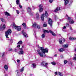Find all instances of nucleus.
<instances>
[{
  "label": "nucleus",
  "mask_w": 76,
  "mask_h": 76,
  "mask_svg": "<svg viewBox=\"0 0 76 76\" xmlns=\"http://www.w3.org/2000/svg\"><path fill=\"white\" fill-rule=\"evenodd\" d=\"M53 1V0H49V2L50 3H52Z\"/></svg>",
  "instance_id": "40"
},
{
  "label": "nucleus",
  "mask_w": 76,
  "mask_h": 76,
  "mask_svg": "<svg viewBox=\"0 0 76 76\" xmlns=\"http://www.w3.org/2000/svg\"><path fill=\"white\" fill-rule=\"evenodd\" d=\"M68 20L69 22V23H71V24L74 23V21H73V20L70 17H68Z\"/></svg>",
  "instance_id": "9"
},
{
  "label": "nucleus",
  "mask_w": 76,
  "mask_h": 76,
  "mask_svg": "<svg viewBox=\"0 0 76 76\" xmlns=\"http://www.w3.org/2000/svg\"><path fill=\"white\" fill-rule=\"evenodd\" d=\"M36 18L37 19L39 18V14H38V13H37L36 14Z\"/></svg>",
  "instance_id": "25"
},
{
  "label": "nucleus",
  "mask_w": 76,
  "mask_h": 76,
  "mask_svg": "<svg viewBox=\"0 0 76 76\" xmlns=\"http://www.w3.org/2000/svg\"><path fill=\"white\" fill-rule=\"evenodd\" d=\"M60 10V7H58L54 10V12H56Z\"/></svg>",
  "instance_id": "16"
},
{
  "label": "nucleus",
  "mask_w": 76,
  "mask_h": 76,
  "mask_svg": "<svg viewBox=\"0 0 76 76\" xmlns=\"http://www.w3.org/2000/svg\"><path fill=\"white\" fill-rule=\"evenodd\" d=\"M43 32L45 34H46V33H49L50 32V31H47V30H43Z\"/></svg>",
  "instance_id": "23"
},
{
  "label": "nucleus",
  "mask_w": 76,
  "mask_h": 76,
  "mask_svg": "<svg viewBox=\"0 0 76 76\" xmlns=\"http://www.w3.org/2000/svg\"><path fill=\"white\" fill-rule=\"evenodd\" d=\"M22 33H23V35L24 37H25V38H27L28 37V35L26 33H24L23 32V31H22Z\"/></svg>",
  "instance_id": "13"
},
{
  "label": "nucleus",
  "mask_w": 76,
  "mask_h": 76,
  "mask_svg": "<svg viewBox=\"0 0 76 76\" xmlns=\"http://www.w3.org/2000/svg\"><path fill=\"white\" fill-rule=\"evenodd\" d=\"M39 11L40 12H42L43 11V5L42 4H41L39 6Z\"/></svg>",
  "instance_id": "8"
},
{
  "label": "nucleus",
  "mask_w": 76,
  "mask_h": 76,
  "mask_svg": "<svg viewBox=\"0 0 76 76\" xmlns=\"http://www.w3.org/2000/svg\"><path fill=\"white\" fill-rule=\"evenodd\" d=\"M68 47H69V45L68 44L64 45H63V48H68Z\"/></svg>",
  "instance_id": "17"
},
{
  "label": "nucleus",
  "mask_w": 76,
  "mask_h": 76,
  "mask_svg": "<svg viewBox=\"0 0 76 76\" xmlns=\"http://www.w3.org/2000/svg\"><path fill=\"white\" fill-rule=\"evenodd\" d=\"M75 57L73 58V59L74 60H75L76 61V54H75Z\"/></svg>",
  "instance_id": "33"
},
{
  "label": "nucleus",
  "mask_w": 76,
  "mask_h": 76,
  "mask_svg": "<svg viewBox=\"0 0 76 76\" xmlns=\"http://www.w3.org/2000/svg\"><path fill=\"white\" fill-rule=\"evenodd\" d=\"M2 28L3 29H4L6 28V26H5V24H4L3 25Z\"/></svg>",
  "instance_id": "31"
},
{
  "label": "nucleus",
  "mask_w": 76,
  "mask_h": 76,
  "mask_svg": "<svg viewBox=\"0 0 76 76\" xmlns=\"http://www.w3.org/2000/svg\"><path fill=\"white\" fill-rule=\"evenodd\" d=\"M5 15L8 16H10V14L7 12H5Z\"/></svg>",
  "instance_id": "21"
},
{
  "label": "nucleus",
  "mask_w": 76,
  "mask_h": 76,
  "mask_svg": "<svg viewBox=\"0 0 76 76\" xmlns=\"http://www.w3.org/2000/svg\"><path fill=\"white\" fill-rule=\"evenodd\" d=\"M49 32H50V33L51 34H52V35H53V36H54V37H56V34L53 33V31L51 30H49Z\"/></svg>",
  "instance_id": "14"
},
{
  "label": "nucleus",
  "mask_w": 76,
  "mask_h": 76,
  "mask_svg": "<svg viewBox=\"0 0 76 76\" xmlns=\"http://www.w3.org/2000/svg\"><path fill=\"white\" fill-rule=\"evenodd\" d=\"M70 29H71V30H72V27H70Z\"/></svg>",
  "instance_id": "50"
},
{
  "label": "nucleus",
  "mask_w": 76,
  "mask_h": 76,
  "mask_svg": "<svg viewBox=\"0 0 76 76\" xmlns=\"http://www.w3.org/2000/svg\"><path fill=\"white\" fill-rule=\"evenodd\" d=\"M48 16V13H47V12L45 11V15L44 14H43L41 16V18L42 20H44V17L45 18H47Z\"/></svg>",
  "instance_id": "2"
},
{
  "label": "nucleus",
  "mask_w": 76,
  "mask_h": 76,
  "mask_svg": "<svg viewBox=\"0 0 76 76\" xmlns=\"http://www.w3.org/2000/svg\"><path fill=\"white\" fill-rule=\"evenodd\" d=\"M11 33H12V30H11L10 29H9L5 32V35L7 38H9L8 35H10V34H11Z\"/></svg>",
  "instance_id": "4"
},
{
  "label": "nucleus",
  "mask_w": 76,
  "mask_h": 76,
  "mask_svg": "<svg viewBox=\"0 0 76 76\" xmlns=\"http://www.w3.org/2000/svg\"><path fill=\"white\" fill-rule=\"evenodd\" d=\"M65 41V39L63 38L60 39H59V42L60 44H63V43Z\"/></svg>",
  "instance_id": "6"
},
{
  "label": "nucleus",
  "mask_w": 76,
  "mask_h": 76,
  "mask_svg": "<svg viewBox=\"0 0 76 76\" xmlns=\"http://www.w3.org/2000/svg\"><path fill=\"white\" fill-rule=\"evenodd\" d=\"M19 7H20V8H22V5H21L20 4H19Z\"/></svg>",
  "instance_id": "42"
},
{
  "label": "nucleus",
  "mask_w": 76,
  "mask_h": 76,
  "mask_svg": "<svg viewBox=\"0 0 76 76\" xmlns=\"http://www.w3.org/2000/svg\"><path fill=\"white\" fill-rule=\"evenodd\" d=\"M4 53H1V55H2V57L3 56H4Z\"/></svg>",
  "instance_id": "43"
},
{
  "label": "nucleus",
  "mask_w": 76,
  "mask_h": 76,
  "mask_svg": "<svg viewBox=\"0 0 76 76\" xmlns=\"http://www.w3.org/2000/svg\"><path fill=\"white\" fill-rule=\"evenodd\" d=\"M41 65L42 66H44L47 68L48 64L46 63L45 61H43L41 63Z\"/></svg>",
  "instance_id": "7"
},
{
  "label": "nucleus",
  "mask_w": 76,
  "mask_h": 76,
  "mask_svg": "<svg viewBox=\"0 0 76 76\" xmlns=\"http://www.w3.org/2000/svg\"><path fill=\"white\" fill-rule=\"evenodd\" d=\"M41 37H42V38H45V34H42L41 35Z\"/></svg>",
  "instance_id": "19"
},
{
  "label": "nucleus",
  "mask_w": 76,
  "mask_h": 76,
  "mask_svg": "<svg viewBox=\"0 0 76 76\" xmlns=\"http://www.w3.org/2000/svg\"><path fill=\"white\" fill-rule=\"evenodd\" d=\"M32 67L34 68H35V67H36V64H32Z\"/></svg>",
  "instance_id": "26"
},
{
  "label": "nucleus",
  "mask_w": 76,
  "mask_h": 76,
  "mask_svg": "<svg viewBox=\"0 0 76 76\" xmlns=\"http://www.w3.org/2000/svg\"><path fill=\"white\" fill-rule=\"evenodd\" d=\"M3 25H1V26H2Z\"/></svg>",
  "instance_id": "53"
},
{
  "label": "nucleus",
  "mask_w": 76,
  "mask_h": 76,
  "mask_svg": "<svg viewBox=\"0 0 76 76\" xmlns=\"http://www.w3.org/2000/svg\"><path fill=\"white\" fill-rule=\"evenodd\" d=\"M27 10L28 12H31V8L30 7H28Z\"/></svg>",
  "instance_id": "29"
},
{
  "label": "nucleus",
  "mask_w": 76,
  "mask_h": 76,
  "mask_svg": "<svg viewBox=\"0 0 76 76\" xmlns=\"http://www.w3.org/2000/svg\"><path fill=\"white\" fill-rule=\"evenodd\" d=\"M55 19H57V16H55Z\"/></svg>",
  "instance_id": "46"
},
{
  "label": "nucleus",
  "mask_w": 76,
  "mask_h": 76,
  "mask_svg": "<svg viewBox=\"0 0 76 76\" xmlns=\"http://www.w3.org/2000/svg\"><path fill=\"white\" fill-rule=\"evenodd\" d=\"M61 58H63V55H61Z\"/></svg>",
  "instance_id": "44"
},
{
  "label": "nucleus",
  "mask_w": 76,
  "mask_h": 76,
  "mask_svg": "<svg viewBox=\"0 0 76 76\" xmlns=\"http://www.w3.org/2000/svg\"><path fill=\"white\" fill-rule=\"evenodd\" d=\"M16 3L17 4H18V5L19 4V3H20L19 0H17L16 1Z\"/></svg>",
  "instance_id": "27"
},
{
  "label": "nucleus",
  "mask_w": 76,
  "mask_h": 76,
  "mask_svg": "<svg viewBox=\"0 0 76 76\" xmlns=\"http://www.w3.org/2000/svg\"><path fill=\"white\" fill-rule=\"evenodd\" d=\"M54 57H56L57 56V55L56 54L54 56Z\"/></svg>",
  "instance_id": "49"
},
{
  "label": "nucleus",
  "mask_w": 76,
  "mask_h": 76,
  "mask_svg": "<svg viewBox=\"0 0 76 76\" xmlns=\"http://www.w3.org/2000/svg\"><path fill=\"white\" fill-rule=\"evenodd\" d=\"M51 64H53V65H55L56 64V62L53 61L51 62Z\"/></svg>",
  "instance_id": "28"
},
{
  "label": "nucleus",
  "mask_w": 76,
  "mask_h": 76,
  "mask_svg": "<svg viewBox=\"0 0 76 76\" xmlns=\"http://www.w3.org/2000/svg\"><path fill=\"white\" fill-rule=\"evenodd\" d=\"M33 27H34L35 28H40V26L38 25L36 23H34L32 25Z\"/></svg>",
  "instance_id": "5"
},
{
  "label": "nucleus",
  "mask_w": 76,
  "mask_h": 76,
  "mask_svg": "<svg viewBox=\"0 0 76 76\" xmlns=\"http://www.w3.org/2000/svg\"><path fill=\"white\" fill-rule=\"evenodd\" d=\"M75 19H76V18H75Z\"/></svg>",
  "instance_id": "54"
},
{
  "label": "nucleus",
  "mask_w": 76,
  "mask_h": 76,
  "mask_svg": "<svg viewBox=\"0 0 76 76\" xmlns=\"http://www.w3.org/2000/svg\"><path fill=\"white\" fill-rule=\"evenodd\" d=\"M16 72H17V73L18 74L19 73V71H18V70H17L16 71Z\"/></svg>",
  "instance_id": "47"
},
{
  "label": "nucleus",
  "mask_w": 76,
  "mask_h": 76,
  "mask_svg": "<svg viewBox=\"0 0 76 76\" xmlns=\"http://www.w3.org/2000/svg\"><path fill=\"white\" fill-rule=\"evenodd\" d=\"M23 53H24V52H23V51L22 48H20L19 52L18 53V54L20 55H22L23 54Z\"/></svg>",
  "instance_id": "10"
},
{
  "label": "nucleus",
  "mask_w": 76,
  "mask_h": 76,
  "mask_svg": "<svg viewBox=\"0 0 76 76\" xmlns=\"http://www.w3.org/2000/svg\"><path fill=\"white\" fill-rule=\"evenodd\" d=\"M66 25L67 26H69V24L68 23H66Z\"/></svg>",
  "instance_id": "45"
},
{
  "label": "nucleus",
  "mask_w": 76,
  "mask_h": 76,
  "mask_svg": "<svg viewBox=\"0 0 76 76\" xmlns=\"http://www.w3.org/2000/svg\"><path fill=\"white\" fill-rule=\"evenodd\" d=\"M61 74V73L60 72H55V74L56 75H60V74Z\"/></svg>",
  "instance_id": "24"
},
{
  "label": "nucleus",
  "mask_w": 76,
  "mask_h": 76,
  "mask_svg": "<svg viewBox=\"0 0 76 76\" xmlns=\"http://www.w3.org/2000/svg\"><path fill=\"white\" fill-rule=\"evenodd\" d=\"M24 67H23L20 70V72H23V70H24Z\"/></svg>",
  "instance_id": "30"
},
{
  "label": "nucleus",
  "mask_w": 76,
  "mask_h": 76,
  "mask_svg": "<svg viewBox=\"0 0 76 76\" xmlns=\"http://www.w3.org/2000/svg\"><path fill=\"white\" fill-rule=\"evenodd\" d=\"M4 68L6 70H8V66L7 65H6L4 66Z\"/></svg>",
  "instance_id": "22"
},
{
  "label": "nucleus",
  "mask_w": 76,
  "mask_h": 76,
  "mask_svg": "<svg viewBox=\"0 0 76 76\" xmlns=\"http://www.w3.org/2000/svg\"><path fill=\"white\" fill-rule=\"evenodd\" d=\"M66 29V27L64 26V27L62 28L63 31H64V29Z\"/></svg>",
  "instance_id": "32"
},
{
  "label": "nucleus",
  "mask_w": 76,
  "mask_h": 76,
  "mask_svg": "<svg viewBox=\"0 0 76 76\" xmlns=\"http://www.w3.org/2000/svg\"><path fill=\"white\" fill-rule=\"evenodd\" d=\"M64 0L65 2L64 3V4L65 6H66V5H67V4H68V3L69 2V0Z\"/></svg>",
  "instance_id": "12"
},
{
  "label": "nucleus",
  "mask_w": 76,
  "mask_h": 76,
  "mask_svg": "<svg viewBox=\"0 0 76 76\" xmlns=\"http://www.w3.org/2000/svg\"><path fill=\"white\" fill-rule=\"evenodd\" d=\"M13 28H15V29H17V31H19L21 30V27L16 26L15 23H13Z\"/></svg>",
  "instance_id": "3"
},
{
  "label": "nucleus",
  "mask_w": 76,
  "mask_h": 76,
  "mask_svg": "<svg viewBox=\"0 0 76 76\" xmlns=\"http://www.w3.org/2000/svg\"><path fill=\"white\" fill-rule=\"evenodd\" d=\"M22 44V42L21 41H20L18 43V46H17L18 47H20V45H20V44Z\"/></svg>",
  "instance_id": "18"
},
{
  "label": "nucleus",
  "mask_w": 76,
  "mask_h": 76,
  "mask_svg": "<svg viewBox=\"0 0 76 76\" xmlns=\"http://www.w3.org/2000/svg\"><path fill=\"white\" fill-rule=\"evenodd\" d=\"M1 20L2 22H4V19L3 18H1Z\"/></svg>",
  "instance_id": "38"
},
{
  "label": "nucleus",
  "mask_w": 76,
  "mask_h": 76,
  "mask_svg": "<svg viewBox=\"0 0 76 76\" xmlns=\"http://www.w3.org/2000/svg\"><path fill=\"white\" fill-rule=\"evenodd\" d=\"M58 51L59 52H63L64 51V48H61L58 49Z\"/></svg>",
  "instance_id": "15"
},
{
  "label": "nucleus",
  "mask_w": 76,
  "mask_h": 76,
  "mask_svg": "<svg viewBox=\"0 0 76 76\" xmlns=\"http://www.w3.org/2000/svg\"><path fill=\"white\" fill-rule=\"evenodd\" d=\"M47 24L46 23H44L43 24L44 27H47Z\"/></svg>",
  "instance_id": "35"
},
{
  "label": "nucleus",
  "mask_w": 76,
  "mask_h": 76,
  "mask_svg": "<svg viewBox=\"0 0 76 76\" xmlns=\"http://www.w3.org/2000/svg\"><path fill=\"white\" fill-rule=\"evenodd\" d=\"M48 23L51 27H52V24H53V21L51 19H50L48 20Z\"/></svg>",
  "instance_id": "11"
},
{
  "label": "nucleus",
  "mask_w": 76,
  "mask_h": 76,
  "mask_svg": "<svg viewBox=\"0 0 76 76\" xmlns=\"http://www.w3.org/2000/svg\"><path fill=\"white\" fill-rule=\"evenodd\" d=\"M12 50H13V49H12V48H10L9 49V51H12Z\"/></svg>",
  "instance_id": "36"
},
{
  "label": "nucleus",
  "mask_w": 76,
  "mask_h": 76,
  "mask_svg": "<svg viewBox=\"0 0 76 76\" xmlns=\"http://www.w3.org/2000/svg\"><path fill=\"white\" fill-rule=\"evenodd\" d=\"M37 47H38V48L40 49V50H41L42 52H41L40 50H37L38 54L42 57H46V55L45 53H48V49H47V48L44 49L43 47H40V46L39 45L37 46Z\"/></svg>",
  "instance_id": "1"
},
{
  "label": "nucleus",
  "mask_w": 76,
  "mask_h": 76,
  "mask_svg": "<svg viewBox=\"0 0 76 76\" xmlns=\"http://www.w3.org/2000/svg\"><path fill=\"white\" fill-rule=\"evenodd\" d=\"M75 51L76 52V48L75 49Z\"/></svg>",
  "instance_id": "52"
},
{
  "label": "nucleus",
  "mask_w": 76,
  "mask_h": 76,
  "mask_svg": "<svg viewBox=\"0 0 76 76\" xmlns=\"http://www.w3.org/2000/svg\"><path fill=\"white\" fill-rule=\"evenodd\" d=\"M17 14H19V11L18 10H16Z\"/></svg>",
  "instance_id": "37"
},
{
  "label": "nucleus",
  "mask_w": 76,
  "mask_h": 76,
  "mask_svg": "<svg viewBox=\"0 0 76 76\" xmlns=\"http://www.w3.org/2000/svg\"><path fill=\"white\" fill-rule=\"evenodd\" d=\"M15 52L16 51V49H15Z\"/></svg>",
  "instance_id": "51"
},
{
  "label": "nucleus",
  "mask_w": 76,
  "mask_h": 76,
  "mask_svg": "<svg viewBox=\"0 0 76 76\" xmlns=\"http://www.w3.org/2000/svg\"><path fill=\"white\" fill-rule=\"evenodd\" d=\"M76 39V38L75 37H71L69 38L70 40H71L72 41L73 40H75Z\"/></svg>",
  "instance_id": "20"
},
{
  "label": "nucleus",
  "mask_w": 76,
  "mask_h": 76,
  "mask_svg": "<svg viewBox=\"0 0 76 76\" xmlns=\"http://www.w3.org/2000/svg\"><path fill=\"white\" fill-rule=\"evenodd\" d=\"M67 61H66V60H65L64 61V64H66V63H67Z\"/></svg>",
  "instance_id": "41"
},
{
  "label": "nucleus",
  "mask_w": 76,
  "mask_h": 76,
  "mask_svg": "<svg viewBox=\"0 0 76 76\" xmlns=\"http://www.w3.org/2000/svg\"><path fill=\"white\" fill-rule=\"evenodd\" d=\"M22 25L24 26V27H26V24L25 23H23L22 24Z\"/></svg>",
  "instance_id": "34"
},
{
  "label": "nucleus",
  "mask_w": 76,
  "mask_h": 76,
  "mask_svg": "<svg viewBox=\"0 0 76 76\" xmlns=\"http://www.w3.org/2000/svg\"><path fill=\"white\" fill-rule=\"evenodd\" d=\"M60 76H63V74H60V75H59Z\"/></svg>",
  "instance_id": "48"
},
{
  "label": "nucleus",
  "mask_w": 76,
  "mask_h": 76,
  "mask_svg": "<svg viewBox=\"0 0 76 76\" xmlns=\"http://www.w3.org/2000/svg\"><path fill=\"white\" fill-rule=\"evenodd\" d=\"M17 62H18V63H20V61L19 59H17Z\"/></svg>",
  "instance_id": "39"
}]
</instances>
